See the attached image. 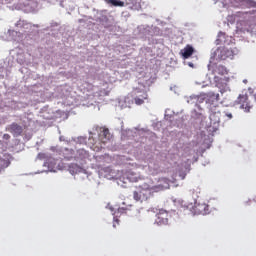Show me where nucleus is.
<instances>
[{
    "instance_id": "nucleus-9",
    "label": "nucleus",
    "mask_w": 256,
    "mask_h": 256,
    "mask_svg": "<svg viewBox=\"0 0 256 256\" xmlns=\"http://www.w3.org/2000/svg\"><path fill=\"white\" fill-rule=\"evenodd\" d=\"M193 53H195V48H193V46L189 44L186 45L184 49L180 51V55L182 56L183 59H189V57H191Z\"/></svg>"
},
{
    "instance_id": "nucleus-8",
    "label": "nucleus",
    "mask_w": 256,
    "mask_h": 256,
    "mask_svg": "<svg viewBox=\"0 0 256 256\" xmlns=\"http://www.w3.org/2000/svg\"><path fill=\"white\" fill-rule=\"evenodd\" d=\"M99 139L103 143H106L111 139V132H109V129L106 127H101L100 128V133H99Z\"/></svg>"
},
{
    "instance_id": "nucleus-1",
    "label": "nucleus",
    "mask_w": 256,
    "mask_h": 256,
    "mask_svg": "<svg viewBox=\"0 0 256 256\" xmlns=\"http://www.w3.org/2000/svg\"><path fill=\"white\" fill-rule=\"evenodd\" d=\"M163 184H158L153 187H149L147 185L140 186L137 191H134L133 198L135 201H148V199H151L153 197V193H159V191H164V189H169V181L165 178H162L160 180Z\"/></svg>"
},
{
    "instance_id": "nucleus-13",
    "label": "nucleus",
    "mask_w": 256,
    "mask_h": 256,
    "mask_svg": "<svg viewBox=\"0 0 256 256\" xmlns=\"http://www.w3.org/2000/svg\"><path fill=\"white\" fill-rule=\"evenodd\" d=\"M227 39H229V36H227V34H225L224 32H219L216 43L217 45H225V43H227Z\"/></svg>"
},
{
    "instance_id": "nucleus-19",
    "label": "nucleus",
    "mask_w": 256,
    "mask_h": 256,
    "mask_svg": "<svg viewBox=\"0 0 256 256\" xmlns=\"http://www.w3.org/2000/svg\"><path fill=\"white\" fill-rule=\"evenodd\" d=\"M226 117H228V119H233V114H231V113H226Z\"/></svg>"
},
{
    "instance_id": "nucleus-12",
    "label": "nucleus",
    "mask_w": 256,
    "mask_h": 256,
    "mask_svg": "<svg viewBox=\"0 0 256 256\" xmlns=\"http://www.w3.org/2000/svg\"><path fill=\"white\" fill-rule=\"evenodd\" d=\"M68 170L71 175H77V173H81V171H83V168L78 164L72 163L68 166Z\"/></svg>"
},
{
    "instance_id": "nucleus-2",
    "label": "nucleus",
    "mask_w": 256,
    "mask_h": 256,
    "mask_svg": "<svg viewBox=\"0 0 256 256\" xmlns=\"http://www.w3.org/2000/svg\"><path fill=\"white\" fill-rule=\"evenodd\" d=\"M212 73L214 75V83L216 87H223V76L227 75V68L223 65L212 66Z\"/></svg>"
},
{
    "instance_id": "nucleus-10",
    "label": "nucleus",
    "mask_w": 256,
    "mask_h": 256,
    "mask_svg": "<svg viewBox=\"0 0 256 256\" xmlns=\"http://www.w3.org/2000/svg\"><path fill=\"white\" fill-rule=\"evenodd\" d=\"M147 99H149V95L147 94V92L141 91L140 95L135 96L133 100L135 105H143V103H145Z\"/></svg>"
},
{
    "instance_id": "nucleus-6",
    "label": "nucleus",
    "mask_w": 256,
    "mask_h": 256,
    "mask_svg": "<svg viewBox=\"0 0 256 256\" xmlns=\"http://www.w3.org/2000/svg\"><path fill=\"white\" fill-rule=\"evenodd\" d=\"M216 55H218L219 59L225 61V59H229V57H233V50H229L228 48H219L216 51Z\"/></svg>"
},
{
    "instance_id": "nucleus-7",
    "label": "nucleus",
    "mask_w": 256,
    "mask_h": 256,
    "mask_svg": "<svg viewBox=\"0 0 256 256\" xmlns=\"http://www.w3.org/2000/svg\"><path fill=\"white\" fill-rule=\"evenodd\" d=\"M8 131L9 133H12L14 137H19L21 133H23V127L17 123H12L11 125L8 126Z\"/></svg>"
},
{
    "instance_id": "nucleus-5",
    "label": "nucleus",
    "mask_w": 256,
    "mask_h": 256,
    "mask_svg": "<svg viewBox=\"0 0 256 256\" xmlns=\"http://www.w3.org/2000/svg\"><path fill=\"white\" fill-rule=\"evenodd\" d=\"M196 215H209V206L206 203H196L194 206Z\"/></svg>"
},
{
    "instance_id": "nucleus-15",
    "label": "nucleus",
    "mask_w": 256,
    "mask_h": 256,
    "mask_svg": "<svg viewBox=\"0 0 256 256\" xmlns=\"http://www.w3.org/2000/svg\"><path fill=\"white\" fill-rule=\"evenodd\" d=\"M238 3H241L242 5H246V7H256V1L255 0H236Z\"/></svg>"
},
{
    "instance_id": "nucleus-18",
    "label": "nucleus",
    "mask_w": 256,
    "mask_h": 256,
    "mask_svg": "<svg viewBox=\"0 0 256 256\" xmlns=\"http://www.w3.org/2000/svg\"><path fill=\"white\" fill-rule=\"evenodd\" d=\"M3 139H5L6 141H8V139H11V136L9 134H4L3 135Z\"/></svg>"
},
{
    "instance_id": "nucleus-3",
    "label": "nucleus",
    "mask_w": 256,
    "mask_h": 256,
    "mask_svg": "<svg viewBox=\"0 0 256 256\" xmlns=\"http://www.w3.org/2000/svg\"><path fill=\"white\" fill-rule=\"evenodd\" d=\"M237 103L238 105H240L241 109H244L246 113H249V111L251 110L252 106L251 103H249V96H247V94L239 95Z\"/></svg>"
},
{
    "instance_id": "nucleus-20",
    "label": "nucleus",
    "mask_w": 256,
    "mask_h": 256,
    "mask_svg": "<svg viewBox=\"0 0 256 256\" xmlns=\"http://www.w3.org/2000/svg\"><path fill=\"white\" fill-rule=\"evenodd\" d=\"M188 65H189V67H192V68L194 67L193 63H191V62H189Z\"/></svg>"
},
{
    "instance_id": "nucleus-14",
    "label": "nucleus",
    "mask_w": 256,
    "mask_h": 256,
    "mask_svg": "<svg viewBox=\"0 0 256 256\" xmlns=\"http://www.w3.org/2000/svg\"><path fill=\"white\" fill-rule=\"evenodd\" d=\"M87 157H89V153H87V151L80 149L77 151V156L76 159L77 161H84V159H87Z\"/></svg>"
},
{
    "instance_id": "nucleus-22",
    "label": "nucleus",
    "mask_w": 256,
    "mask_h": 256,
    "mask_svg": "<svg viewBox=\"0 0 256 256\" xmlns=\"http://www.w3.org/2000/svg\"><path fill=\"white\" fill-rule=\"evenodd\" d=\"M254 201H256V196H255V198H254Z\"/></svg>"
},
{
    "instance_id": "nucleus-4",
    "label": "nucleus",
    "mask_w": 256,
    "mask_h": 256,
    "mask_svg": "<svg viewBox=\"0 0 256 256\" xmlns=\"http://www.w3.org/2000/svg\"><path fill=\"white\" fill-rule=\"evenodd\" d=\"M155 223L157 225H167L169 223V212L162 209L156 214Z\"/></svg>"
},
{
    "instance_id": "nucleus-16",
    "label": "nucleus",
    "mask_w": 256,
    "mask_h": 256,
    "mask_svg": "<svg viewBox=\"0 0 256 256\" xmlns=\"http://www.w3.org/2000/svg\"><path fill=\"white\" fill-rule=\"evenodd\" d=\"M106 3L113 5V7H125V2L120 0H106Z\"/></svg>"
},
{
    "instance_id": "nucleus-21",
    "label": "nucleus",
    "mask_w": 256,
    "mask_h": 256,
    "mask_svg": "<svg viewBox=\"0 0 256 256\" xmlns=\"http://www.w3.org/2000/svg\"><path fill=\"white\" fill-rule=\"evenodd\" d=\"M66 159H67L68 161H70V159H73V156L67 157Z\"/></svg>"
},
{
    "instance_id": "nucleus-11",
    "label": "nucleus",
    "mask_w": 256,
    "mask_h": 256,
    "mask_svg": "<svg viewBox=\"0 0 256 256\" xmlns=\"http://www.w3.org/2000/svg\"><path fill=\"white\" fill-rule=\"evenodd\" d=\"M219 101V93L209 92L206 94V103L215 105Z\"/></svg>"
},
{
    "instance_id": "nucleus-17",
    "label": "nucleus",
    "mask_w": 256,
    "mask_h": 256,
    "mask_svg": "<svg viewBox=\"0 0 256 256\" xmlns=\"http://www.w3.org/2000/svg\"><path fill=\"white\" fill-rule=\"evenodd\" d=\"M245 15H247V13L237 12V13L235 14V17H245Z\"/></svg>"
}]
</instances>
